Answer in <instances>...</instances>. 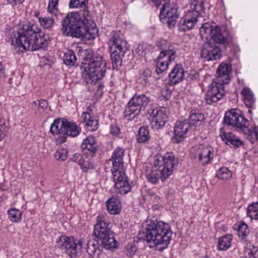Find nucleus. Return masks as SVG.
Here are the masks:
<instances>
[{
  "label": "nucleus",
  "instance_id": "nucleus-1",
  "mask_svg": "<svg viewBox=\"0 0 258 258\" xmlns=\"http://www.w3.org/2000/svg\"><path fill=\"white\" fill-rule=\"evenodd\" d=\"M88 0H70V9H80L84 19L77 12H71L64 17L61 22V31L67 36L81 38L88 40L94 39L97 32L93 26L90 29L86 27V22L90 21V13L87 4Z\"/></svg>",
  "mask_w": 258,
  "mask_h": 258
},
{
  "label": "nucleus",
  "instance_id": "nucleus-2",
  "mask_svg": "<svg viewBox=\"0 0 258 258\" xmlns=\"http://www.w3.org/2000/svg\"><path fill=\"white\" fill-rule=\"evenodd\" d=\"M40 32L41 29L37 24L28 22L21 28H16L10 30L11 44L22 52L35 51L45 47L47 41L44 36L40 35Z\"/></svg>",
  "mask_w": 258,
  "mask_h": 258
},
{
  "label": "nucleus",
  "instance_id": "nucleus-3",
  "mask_svg": "<svg viewBox=\"0 0 258 258\" xmlns=\"http://www.w3.org/2000/svg\"><path fill=\"white\" fill-rule=\"evenodd\" d=\"M143 239L150 247L163 250L168 246L173 232L169 225L157 219H148L142 224Z\"/></svg>",
  "mask_w": 258,
  "mask_h": 258
},
{
  "label": "nucleus",
  "instance_id": "nucleus-4",
  "mask_svg": "<svg viewBox=\"0 0 258 258\" xmlns=\"http://www.w3.org/2000/svg\"><path fill=\"white\" fill-rule=\"evenodd\" d=\"M87 62L84 63L83 76L87 84L94 85L104 77L106 61L100 54L87 51Z\"/></svg>",
  "mask_w": 258,
  "mask_h": 258
},
{
  "label": "nucleus",
  "instance_id": "nucleus-5",
  "mask_svg": "<svg viewBox=\"0 0 258 258\" xmlns=\"http://www.w3.org/2000/svg\"><path fill=\"white\" fill-rule=\"evenodd\" d=\"M203 0H190L186 5L187 9L184 19L179 24L180 31H186L192 29L198 22L201 13L204 11Z\"/></svg>",
  "mask_w": 258,
  "mask_h": 258
},
{
  "label": "nucleus",
  "instance_id": "nucleus-6",
  "mask_svg": "<svg viewBox=\"0 0 258 258\" xmlns=\"http://www.w3.org/2000/svg\"><path fill=\"white\" fill-rule=\"evenodd\" d=\"M224 121L226 124L235 126L243 131L244 134L251 135L258 140V127H254L252 130L248 128V121L241 114L239 110L232 109L226 112Z\"/></svg>",
  "mask_w": 258,
  "mask_h": 258
},
{
  "label": "nucleus",
  "instance_id": "nucleus-7",
  "mask_svg": "<svg viewBox=\"0 0 258 258\" xmlns=\"http://www.w3.org/2000/svg\"><path fill=\"white\" fill-rule=\"evenodd\" d=\"M109 45L113 67L117 68L121 66L122 57L127 50V42L114 32L109 41Z\"/></svg>",
  "mask_w": 258,
  "mask_h": 258
},
{
  "label": "nucleus",
  "instance_id": "nucleus-8",
  "mask_svg": "<svg viewBox=\"0 0 258 258\" xmlns=\"http://www.w3.org/2000/svg\"><path fill=\"white\" fill-rule=\"evenodd\" d=\"M150 102L149 98L144 94H135L125 106L123 115L128 120H132L145 109Z\"/></svg>",
  "mask_w": 258,
  "mask_h": 258
},
{
  "label": "nucleus",
  "instance_id": "nucleus-9",
  "mask_svg": "<svg viewBox=\"0 0 258 258\" xmlns=\"http://www.w3.org/2000/svg\"><path fill=\"white\" fill-rule=\"evenodd\" d=\"M200 34L203 38H211L217 43L225 44L228 42L227 34L214 23L203 24L200 28Z\"/></svg>",
  "mask_w": 258,
  "mask_h": 258
},
{
  "label": "nucleus",
  "instance_id": "nucleus-10",
  "mask_svg": "<svg viewBox=\"0 0 258 258\" xmlns=\"http://www.w3.org/2000/svg\"><path fill=\"white\" fill-rule=\"evenodd\" d=\"M177 50V47L169 44L167 48L161 51L157 57L156 71L158 74L168 69L169 63L175 60Z\"/></svg>",
  "mask_w": 258,
  "mask_h": 258
},
{
  "label": "nucleus",
  "instance_id": "nucleus-11",
  "mask_svg": "<svg viewBox=\"0 0 258 258\" xmlns=\"http://www.w3.org/2000/svg\"><path fill=\"white\" fill-rule=\"evenodd\" d=\"M111 172L113 175L115 192L121 195L128 192L131 189V185L125 173L123 167L112 169Z\"/></svg>",
  "mask_w": 258,
  "mask_h": 258
},
{
  "label": "nucleus",
  "instance_id": "nucleus-12",
  "mask_svg": "<svg viewBox=\"0 0 258 258\" xmlns=\"http://www.w3.org/2000/svg\"><path fill=\"white\" fill-rule=\"evenodd\" d=\"M60 240L65 246L67 253L71 257H76L81 254L85 244L84 238L77 239L74 237L61 236Z\"/></svg>",
  "mask_w": 258,
  "mask_h": 258
},
{
  "label": "nucleus",
  "instance_id": "nucleus-13",
  "mask_svg": "<svg viewBox=\"0 0 258 258\" xmlns=\"http://www.w3.org/2000/svg\"><path fill=\"white\" fill-rule=\"evenodd\" d=\"M191 153L193 155V157L195 159L198 158L203 165L210 163L214 157L213 148L204 144L194 147Z\"/></svg>",
  "mask_w": 258,
  "mask_h": 258
},
{
  "label": "nucleus",
  "instance_id": "nucleus-14",
  "mask_svg": "<svg viewBox=\"0 0 258 258\" xmlns=\"http://www.w3.org/2000/svg\"><path fill=\"white\" fill-rule=\"evenodd\" d=\"M225 94V86L213 81L209 86L206 94V102L210 105L216 103L221 100Z\"/></svg>",
  "mask_w": 258,
  "mask_h": 258
},
{
  "label": "nucleus",
  "instance_id": "nucleus-15",
  "mask_svg": "<svg viewBox=\"0 0 258 258\" xmlns=\"http://www.w3.org/2000/svg\"><path fill=\"white\" fill-rule=\"evenodd\" d=\"M179 16L176 5L168 3L163 5L161 10L160 18L161 20L166 21L169 27H172L176 24Z\"/></svg>",
  "mask_w": 258,
  "mask_h": 258
},
{
  "label": "nucleus",
  "instance_id": "nucleus-16",
  "mask_svg": "<svg viewBox=\"0 0 258 258\" xmlns=\"http://www.w3.org/2000/svg\"><path fill=\"white\" fill-rule=\"evenodd\" d=\"M178 164V160L175 158L172 153H165L161 160H158L157 165H158L168 177L172 174V171L175 167Z\"/></svg>",
  "mask_w": 258,
  "mask_h": 258
},
{
  "label": "nucleus",
  "instance_id": "nucleus-17",
  "mask_svg": "<svg viewBox=\"0 0 258 258\" xmlns=\"http://www.w3.org/2000/svg\"><path fill=\"white\" fill-rule=\"evenodd\" d=\"M109 222L106 215L100 214L97 218V223L94 226V234L98 238L101 239L112 232L108 228Z\"/></svg>",
  "mask_w": 258,
  "mask_h": 258
},
{
  "label": "nucleus",
  "instance_id": "nucleus-18",
  "mask_svg": "<svg viewBox=\"0 0 258 258\" xmlns=\"http://www.w3.org/2000/svg\"><path fill=\"white\" fill-rule=\"evenodd\" d=\"M151 124L156 129L163 127L167 121V109L165 107L154 109L150 115Z\"/></svg>",
  "mask_w": 258,
  "mask_h": 258
},
{
  "label": "nucleus",
  "instance_id": "nucleus-19",
  "mask_svg": "<svg viewBox=\"0 0 258 258\" xmlns=\"http://www.w3.org/2000/svg\"><path fill=\"white\" fill-rule=\"evenodd\" d=\"M190 126L188 120L177 121L174 126V135L172 141L175 143L182 142L186 137L187 131Z\"/></svg>",
  "mask_w": 258,
  "mask_h": 258
},
{
  "label": "nucleus",
  "instance_id": "nucleus-20",
  "mask_svg": "<svg viewBox=\"0 0 258 258\" xmlns=\"http://www.w3.org/2000/svg\"><path fill=\"white\" fill-rule=\"evenodd\" d=\"M231 66L229 63H221L216 71V77L213 81L225 86L230 81Z\"/></svg>",
  "mask_w": 258,
  "mask_h": 258
},
{
  "label": "nucleus",
  "instance_id": "nucleus-21",
  "mask_svg": "<svg viewBox=\"0 0 258 258\" xmlns=\"http://www.w3.org/2000/svg\"><path fill=\"white\" fill-rule=\"evenodd\" d=\"M220 48L215 45L205 43L201 50V57L206 60H216L221 57Z\"/></svg>",
  "mask_w": 258,
  "mask_h": 258
},
{
  "label": "nucleus",
  "instance_id": "nucleus-22",
  "mask_svg": "<svg viewBox=\"0 0 258 258\" xmlns=\"http://www.w3.org/2000/svg\"><path fill=\"white\" fill-rule=\"evenodd\" d=\"M219 136L227 145L239 147L242 144V141L239 138L232 133H227L223 127L220 129Z\"/></svg>",
  "mask_w": 258,
  "mask_h": 258
},
{
  "label": "nucleus",
  "instance_id": "nucleus-23",
  "mask_svg": "<svg viewBox=\"0 0 258 258\" xmlns=\"http://www.w3.org/2000/svg\"><path fill=\"white\" fill-rule=\"evenodd\" d=\"M147 177L150 182L156 183L158 182L159 179L164 181L169 177L160 169L159 165L156 164L153 167L151 172L147 175Z\"/></svg>",
  "mask_w": 258,
  "mask_h": 258
},
{
  "label": "nucleus",
  "instance_id": "nucleus-24",
  "mask_svg": "<svg viewBox=\"0 0 258 258\" xmlns=\"http://www.w3.org/2000/svg\"><path fill=\"white\" fill-rule=\"evenodd\" d=\"M184 70L180 64H176L169 74V80L172 85L176 84L183 79Z\"/></svg>",
  "mask_w": 258,
  "mask_h": 258
},
{
  "label": "nucleus",
  "instance_id": "nucleus-25",
  "mask_svg": "<svg viewBox=\"0 0 258 258\" xmlns=\"http://www.w3.org/2000/svg\"><path fill=\"white\" fill-rule=\"evenodd\" d=\"M67 120L64 118L55 119L51 124L50 131L53 135H64Z\"/></svg>",
  "mask_w": 258,
  "mask_h": 258
},
{
  "label": "nucleus",
  "instance_id": "nucleus-26",
  "mask_svg": "<svg viewBox=\"0 0 258 258\" xmlns=\"http://www.w3.org/2000/svg\"><path fill=\"white\" fill-rule=\"evenodd\" d=\"M123 153L124 150L121 148H117L114 151L111 159L112 162V169L123 167Z\"/></svg>",
  "mask_w": 258,
  "mask_h": 258
},
{
  "label": "nucleus",
  "instance_id": "nucleus-27",
  "mask_svg": "<svg viewBox=\"0 0 258 258\" xmlns=\"http://www.w3.org/2000/svg\"><path fill=\"white\" fill-rule=\"evenodd\" d=\"M205 119V115L199 111L191 110L188 117V123L190 126H197L202 124Z\"/></svg>",
  "mask_w": 258,
  "mask_h": 258
},
{
  "label": "nucleus",
  "instance_id": "nucleus-28",
  "mask_svg": "<svg viewBox=\"0 0 258 258\" xmlns=\"http://www.w3.org/2000/svg\"><path fill=\"white\" fill-rule=\"evenodd\" d=\"M81 148L84 152L89 151L94 153L97 150L98 145L94 137L89 136L83 140Z\"/></svg>",
  "mask_w": 258,
  "mask_h": 258
},
{
  "label": "nucleus",
  "instance_id": "nucleus-29",
  "mask_svg": "<svg viewBox=\"0 0 258 258\" xmlns=\"http://www.w3.org/2000/svg\"><path fill=\"white\" fill-rule=\"evenodd\" d=\"M106 206L109 213L112 215L118 214L121 211V203L119 199L113 197L106 202Z\"/></svg>",
  "mask_w": 258,
  "mask_h": 258
},
{
  "label": "nucleus",
  "instance_id": "nucleus-30",
  "mask_svg": "<svg viewBox=\"0 0 258 258\" xmlns=\"http://www.w3.org/2000/svg\"><path fill=\"white\" fill-rule=\"evenodd\" d=\"M82 117L84 119V122L88 127V130L94 131H96L98 127V121L96 119L94 118L88 112H83Z\"/></svg>",
  "mask_w": 258,
  "mask_h": 258
},
{
  "label": "nucleus",
  "instance_id": "nucleus-31",
  "mask_svg": "<svg viewBox=\"0 0 258 258\" xmlns=\"http://www.w3.org/2000/svg\"><path fill=\"white\" fill-rule=\"evenodd\" d=\"M243 98V101L245 104L251 107L255 102V98L252 91L248 87H244L241 93Z\"/></svg>",
  "mask_w": 258,
  "mask_h": 258
},
{
  "label": "nucleus",
  "instance_id": "nucleus-32",
  "mask_svg": "<svg viewBox=\"0 0 258 258\" xmlns=\"http://www.w3.org/2000/svg\"><path fill=\"white\" fill-rule=\"evenodd\" d=\"M66 123V131H65L64 135L75 137L80 134L81 130V128L76 123L70 122L67 120Z\"/></svg>",
  "mask_w": 258,
  "mask_h": 258
},
{
  "label": "nucleus",
  "instance_id": "nucleus-33",
  "mask_svg": "<svg viewBox=\"0 0 258 258\" xmlns=\"http://www.w3.org/2000/svg\"><path fill=\"white\" fill-rule=\"evenodd\" d=\"M232 235L227 234L219 238L218 248L220 250H226L231 245Z\"/></svg>",
  "mask_w": 258,
  "mask_h": 258
},
{
  "label": "nucleus",
  "instance_id": "nucleus-34",
  "mask_svg": "<svg viewBox=\"0 0 258 258\" xmlns=\"http://www.w3.org/2000/svg\"><path fill=\"white\" fill-rule=\"evenodd\" d=\"M101 240L105 248L107 249H113L117 247L118 242L115 239L112 232Z\"/></svg>",
  "mask_w": 258,
  "mask_h": 258
},
{
  "label": "nucleus",
  "instance_id": "nucleus-35",
  "mask_svg": "<svg viewBox=\"0 0 258 258\" xmlns=\"http://www.w3.org/2000/svg\"><path fill=\"white\" fill-rule=\"evenodd\" d=\"M86 252L91 256L94 257L98 255L100 251L98 242L94 240H91L87 243Z\"/></svg>",
  "mask_w": 258,
  "mask_h": 258
},
{
  "label": "nucleus",
  "instance_id": "nucleus-36",
  "mask_svg": "<svg viewBox=\"0 0 258 258\" xmlns=\"http://www.w3.org/2000/svg\"><path fill=\"white\" fill-rule=\"evenodd\" d=\"M32 104L36 108V113H42L48 109V104L46 100L40 99L32 102Z\"/></svg>",
  "mask_w": 258,
  "mask_h": 258
},
{
  "label": "nucleus",
  "instance_id": "nucleus-37",
  "mask_svg": "<svg viewBox=\"0 0 258 258\" xmlns=\"http://www.w3.org/2000/svg\"><path fill=\"white\" fill-rule=\"evenodd\" d=\"M150 139L149 132L147 127H141L139 131L137 140L139 143H146Z\"/></svg>",
  "mask_w": 258,
  "mask_h": 258
},
{
  "label": "nucleus",
  "instance_id": "nucleus-38",
  "mask_svg": "<svg viewBox=\"0 0 258 258\" xmlns=\"http://www.w3.org/2000/svg\"><path fill=\"white\" fill-rule=\"evenodd\" d=\"M22 212L16 208L11 209L8 211L9 218L13 222H20L22 219Z\"/></svg>",
  "mask_w": 258,
  "mask_h": 258
},
{
  "label": "nucleus",
  "instance_id": "nucleus-39",
  "mask_svg": "<svg viewBox=\"0 0 258 258\" xmlns=\"http://www.w3.org/2000/svg\"><path fill=\"white\" fill-rule=\"evenodd\" d=\"M247 215L252 219L258 220V202L252 203L248 206Z\"/></svg>",
  "mask_w": 258,
  "mask_h": 258
},
{
  "label": "nucleus",
  "instance_id": "nucleus-40",
  "mask_svg": "<svg viewBox=\"0 0 258 258\" xmlns=\"http://www.w3.org/2000/svg\"><path fill=\"white\" fill-rule=\"evenodd\" d=\"M38 21L41 27L44 29H50L54 24L53 18L49 17H39Z\"/></svg>",
  "mask_w": 258,
  "mask_h": 258
},
{
  "label": "nucleus",
  "instance_id": "nucleus-41",
  "mask_svg": "<svg viewBox=\"0 0 258 258\" xmlns=\"http://www.w3.org/2000/svg\"><path fill=\"white\" fill-rule=\"evenodd\" d=\"M63 62L67 66H73L76 61V57L74 52L70 50H68L64 54Z\"/></svg>",
  "mask_w": 258,
  "mask_h": 258
},
{
  "label": "nucleus",
  "instance_id": "nucleus-42",
  "mask_svg": "<svg viewBox=\"0 0 258 258\" xmlns=\"http://www.w3.org/2000/svg\"><path fill=\"white\" fill-rule=\"evenodd\" d=\"M257 251V248L251 243H247L244 246V253L247 258H252Z\"/></svg>",
  "mask_w": 258,
  "mask_h": 258
},
{
  "label": "nucleus",
  "instance_id": "nucleus-43",
  "mask_svg": "<svg viewBox=\"0 0 258 258\" xmlns=\"http://www.w3.org/2000/svg\"><path fill=\"white\" fill-rule=\"evenodd\" d=\"M216 175L219 179L228 180L232 177V173L227 168L223 167L218 170Z\"/></svg>",
  "mask_w": 258,
  "mask_h": 258
},
{
  "label": "nucleus",
  "instance_id": "nucleus-44",
  "mask_svg": "<svg viewBox=\"0 0 258 258\" xmlns=\"http://www.w3.org/2000/svg\"><path fill=\"white\" fill-rule=\"evenodd\" d=\"M237 232L238 236L241 239H244L249 233L247 225L242 223L237 226Z\"/></svg>",
  "mask_w": 258,
  "mask_h": 258
},
{
  "label": "nucleus",
  "instance_id": "nucleus-45",
  "mask_svg": "<svg viewBox=\"0 0 258 258\" xmlns=\"http://www.w3.org/2000/svg\"><path fill=\"white\" fill-rule=\"evenodd\" d=\"M68 150L66 149H58L55 153L54 157L57 160L64 161L68 157Z\"/></svg>",
  "mask_w": 258,
  "mask_h": 258
},
{
  "label": "nucleus",
  "instance_id": "nucleus-46",
  "mask_svg": "<svg viewBox=\"0 0 258 258\" xmlns=\"http://www.w3.org/2000/svg\"><path fill=\"white\" fill-rule=\"evenodd\" d=\"M58 5V4H56L55 3L49 2L47 7L48 12L55 16H58L59 13Z\"/></svg>",
  "mask_w": 258,
  "mask_h": 258
},
{
  "label": "nucleus",
  "instance_id": "nucleus-47",
  "mask_svg": "<svg viewBox=\"0 0 258 258\" xmlns=\"http://www.w3.org/2000/svg\"><path fill=\"white\" fill-rule=\"evenodd\" d=\"M81 165L80 166L83 171H87L89 169L93 168V165L92 162L87 158L83 160Z\"/></svg>",
  "mask_w": 258,
  "mask_h": 258
},
{
  "label": "nucleus",
  "instance_id": "nucleus-48",
  "mask_svg": "<svg viewBox=\"0 0 258 258\" xmlns=\"http://www.w3.org/2000/svg\"><path fill=\"white\" fill-rule=\"evenodd\" d=\"M137 248L134 244L129 243L128 244L125 249L126 254L128 256H133L136 252Z\"/></svg>",
  "mask_w": 258,
  "mask_h": 258
},
{
  "label": "nucleus",
  "instance_id": "nucleus-49",
  "mask_svg": "<svg viewBox=\"0 0 258 258\" xmlns=\"http://www.w3.org/2000/svg\"><path fill=\"white\" fill-rule=\"evenodd\" d=\"M6 122L4 119L0 118V141H2L6 136Z\"/></svg>",
  "mask_w": 258,
  "mask_h": 258
},
{
  "label": "nucleus",
  "instance_id": "nucleus-50",
  "mask_svg": "<svg viewBox=\"0 0 258 258\" xmlns=\"http://www.w3.org/2000/svg\"><path fill=\"white\" fill-rule=\"evenodd\" d=\"M84 159V156L82 154L76 153L73 155V157L71 158V160L80 166Z\"/></svg>",
  "mask_w": 258,
  "mask_h": 258
},
{
  "label": "nucleus",
  "instance_id": "nucleus-51",
  "mask_svg": "<svg viewBox=\"0 0 258 258\" xmlns=\"http://www.w3.org/2000/svg\"><path fill=\"white\" fill-rule=\"evenodd\" d=\"M120 133V128L116 124H112L110 127V133L113 136H117Z\"/></svg>",
  "mask_w": 258,
  "mask_h": 258
},
{
  "label": "nucleus",
  "instance_id": "nucleus-52",
  "mask_svg": "<svg viewBox=\"0 0 258 258\" xmlns=\"http://www.w3.org/2000/svg\"><path fill=\"white\" fill-rule=\"evenodd\" d=\"M6 78V69L3 63L0 61V79L4 80Z\"/></svg>",
  "mask_w": 258,
  "mask_h": 258
},
{
  "label": "nucleus",
  "instance_id": "nucleus-53",
  "mask_svg": "<svg viewBox=\"0 0 258 258\" xmlns=\"http://www.w3.org/2000/svg\"><path fill=\"white\" fill-rule=\"evenodd\" d=\"M8 2L12 5L13 7L22 4L24 0H7Z\"/></svg>",
  "mask_w": 258,
  "mask_h": 258
},
{
  "label": "nucleus",
  "instance_id": "nucleus-54",
  "mask_svg": "<svg viewBox=\"0 0 258 258\" xmlns=\"http://www.w3.org/2000/svg\"><path fill=\"white\" fill-rule=\"evenodd\" d=\"M150 200H154V201L158 202L160 199L159 196H156L154 192H151L149 194Z\"/></svg>",
  "mask_w": 258,
  "mask_h": 258
},
{
  "label": "nucleus",
  "instance_id": "nucleus-55",
  "mask_svg": "<svg viewBox=\"0 0 258 258\" xmlns=\"http://www.w3.org/2000/svg\"><path fill=\"white\" fill-rule=\"evenodd\" d=\"M136 51L140 55H143L144 52L143 46L139 45L136 49Z\"/></svg>",
  "mask_w": 258,
  "mask_h": 258
},
{
  "label": "nucleus",
  "instance_id": "nucleus-56",
  "mask_svg": "<svg viewBox=\"0 0 258 258\" xmlns=\"http://www.w3.org/2000/svg\"><path fill=\"white\" fill-rule=\"evenodd\" d=\"M152 2H153V3L155 4L156 6L157 7H159L162 1H164V0H151Z\"/></svg>",
  "mask_w": 258,
  "mask_h": 258
},
{
  "label": "nucleus",
  "instance_id": "nucleus-57",
  "mask_svg": "<svg viewBox=\"0 0 258 258\" xmlns=\"http://www.w3.org/2000/svg\"><path fill=\"white\" fill-rule=\"evenodd\" d=\"M60 140V143H64L66 141V137L64 136L61 137L60 138L58 139Z\"/></svg>",
  "mask_w": 258,
  "mask_h": 258
},
{
  "label": "nucleus",
  "instance_id": "nucleus-58",
  "mask_svg": "<svg viewBox=\"0 0 258 258\" xmlns=\"http://www.w3.org/2000/svg\"><path fill=\"white\" fill-rule=\"evenodd\" d=\"M59 1V0H49V2H51L52 3H55L56 4H58Z\"/></svg>",
  "mask_w": 258,
  "mask_h": 258
}]
</instances>
